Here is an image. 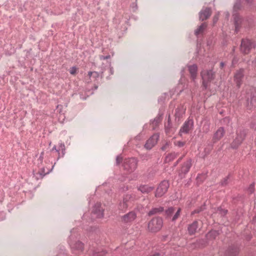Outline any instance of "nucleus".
Listing matches in <instances>:
<instances>
[{
	"label": "nucleus",
	"mask_w": 256,
	"mask_h": 256,
	"mask_svg": "<svg viewBox=\"0 0 256 256\" xmlns=\"http://www.w3.org/2000/svg\"><path fill=\"white\" fill-rule=\"evenodd\" d=\"M136 199V196L132 194H126L118 205V209L122 212H125L127 208L132 204V202Z\"/></svg>",
	"instance_id": "obj_1"
},
{
	"label": "nucleus",
	"mask_w": 256,
	"mask_h": 256,
	"mask_svg": "<svg viewBox=\"0 0 256 256\" xmlns=\"http://www.w3.org/2000/svg\"><path fill=\"white\" fill-rule=\"evenodd\" d=\"M163 226V220L160 217L153 218L148 224V228L151 232L159 231Z\"/></svg>",
	"instance_id": "obj_2"
},
{
	"label": "nucleus",
	"mask_w": 256,
	"mask_h": 256,
	"mask_svg": "<svg viewBox=\"0 0 256 256\" xmlns=\"http://www.w3.org/2000/svg\"><path fill=\"white\" fill-rule=\"evenodd\" d=\"M256 46V44L254 42L248 39L242 40L240 46V51L244 54H248Z\"/></svg>",
	"instance_id": "obj_3"
},
{
	"label": "nucleus",
	"mask_w": 256,
	"mask_h": 256,
	"mask_svg": "<svg viewBox=\"0 0 256 256\" xmlns=\"http://www.w3.org/2000/svg\"><path fill=\"white\" fill-rule=\"evenodd\" d=\"M122 166L124 170L128 172H131L135 170L137 163L136 161H116V165Z\"/></svg>",
	"instance_id": "obj_4"
},
{
	"label": "nucleus",
	"mask_w": 256,
	"mask_h": 256,
	"mask_svg": "<svg viewBox=\"0 0 256 256\" xmlns=\"http://www.w3.org/2000/svg\"><path fill=\"white\" fill-rule=\"evenodd\" d=\"M169 186L168 181L166 180L162 181L156 190L155 196L156 197L162 196L167 192Z\"/></svg>",
	"instance_id": "obj_5"
},
{
	"label": "nucleus",
	"mask_w": 256,
	"mask_h": 256,
	"mask_svg": "<svg viewBox=\"0 0 256 256\" xmlns=\"http://www.w3.org/2000/svg\"><path fill=\"white\" fill-rule=\"evenodd\" d=\"M246 107L250 110L256 108V92H252L250 94H248Z\"/></svg>",
	"instance_id": "obj_6"
},
{
	"label": "nucleus",
	"mask_w": 256,
	"mask_h": 256,
	"mask_svg": "<svg viewBox=\"0 0 256 256\" xmlns=\"http://www.w3.org/2000/svg\"><path fill=\"white\" fill-rule=\"evenodd\" d=\"M203 80V84L206 88L208 86V82L214 78V73L212 70H203L201 73Z\"/></svg>",
	"instance_id": "obj_7"
},
{
	"label": "nucleus",
	"mask_w": 256,
	"mask_h": 256,
	"mask_svg": "<svg viewBox=\"0 0 256 256\" xmlns=\"http://www.w3.org/2000/svg\"><path fill=\"white\" fill-rule=\"evenodd\" d=\"M159 135L158 134H153L146 142L144 147L147 150H150L154 147L158 142L159 138Z\"/></svg>",
	"instance_id": "obj_8"
},
{
	"label": "nucleus",
	"mask_w": 256,
	"mask_h": 256,
	"mask_svg": "<svg viewBox=\"0 0 256 256\" xmlns=\"http://www.w3.org/2000/svg\"><path fill=\"white\" fill-rule=\"evenodd\" d=\"M244 76V70L240 69L236 71L234 75V81L236 86L240 88L242 84V79Z\"/></svg>",
	"instance_id": "obj_9"
},
{
	"label": "nucleus",
	"mask_w": 256,
	"mask_h": 256,
	"mask_svg": "<svg viewBox=\"0 0 256 256\" xmlns=\"http://www.w3.org/2000/svg\"><path fill=\"white\" fill-rule=\"evenodd\" d=\"M103 212V209L101 208V204L97 202L93 208L92 214L96 218H101L104 216Z\"/></svg>",
	"instance_id": "obj_10"
},
{
	"label": "nucleus",
	"mask_w": 256,
	"mask_h": 256,
	"mask_svg": "<svg viewBox=\"0 0 256 256\" xmlns=\"http://www.w3.org/2000/svg\"><path fill=\"white\" fill-rule=\"evenodd\" d=\"M225 134V130L222 127L218 128L214 134L212 138V142L216 143L223 138Z\"/></svg>",
	"instance_id": "obj_11"
},
{
	"label": "nucleus",
	"mask_w": 256,
	"mask_h": 256,
	"mask_svg": "<svg viewBox=\"0 0 256 256\" xmlns=\"http://www.w3.org/2000/svg\"><path fill=\"white\" fill-rule=\"evenodd\" d=\"M244 138V134L242 132L238 133L236 136L231 144V146L236 148L242 142Z\"/></svg>",
	"instance_id": "obj_12"
},
{
	"label": "nucleus",
	"mask_w": 256,
	"mask_h": 256,
	"mask_svg": "<svg viewBox=\"0 0 256 256\" xmlns=\"http://www.w3.org/2000/svg\"><path fill=\"white\" fill-rule=\"evenodd\" d=\"M136 217V213L132 211L128 214L124 215L122 217V220L124 222H130L132 221H133Z\"/></svg>",
	"instance_id": "obj_13"
},
{
	"label": "nucleus",
	"mask_w": 256,
	"mask_h": 256,
	"mask_svg": "<svg viewBox=\"0 0 256 256\" xmlns=\"http://www.w3.org/2000/svg\"><path fill=\"white\" fill-rule=\"evenodd\" d=\"M192 125L193 122L192 120L186 122L180 130V134L182 136V133L186 134L190 130L192 129Z\"/></svg>",
	"instance_id": "obj_14"
},
{
	"label": "nucleus",
	"mask_w": 256,
	"mask_h": 256,
	"mask_svg": "<svg viewBox=\"0 0 256 256\" xmlns=\"http://www.w3.org/2000/svg\"><path fill=\"white\" fill-rule=\"evenodd\" d=\"M69 244L72 250L82 251L84 248V244L80 241L74 242L70 240H69Z\"/></svg>",
	"instance_id": "obj_15"
},
{
	"label": "nucleus",
	"mask_w": 256,
	"mask_h": 256,
	"mask_svg": "<svg viewBox=\"0 0 256 256\" xmlns=\"http://www.w3.org/2000/svg\"><path fill=\"white\" fill-rule=\"evenodd\" d=\"M238 252V248L234 246H230L226 252V256H236Z\"/></svg>",
	"instance_id": "obj_16"
},
{
	"label": "nucleus",
	"mask_w": 256,
	"mask_h": 256,
	"mask_svg": "<svg viewBox=\"0 0 256 256\" xmlns=\"http://www.w3.org/2000/svg\"><path fill=\"white\" fill-rule=\"evenodd\" d=\"M198 228V222L195 220L191 224H190L188 227V231L190 235H192L196 234Z\"/></svg>",
	"instance_id": "obj_17"
},
{
	"label": "nucleus",
	"mask_w": 256,
	"mask_h": 256,
	"mask_svg": "<svg viewBox=\"0 0 256 256\" xmlns=\"http://www.w3.org/2000/svg\"><path fill=\"white\" fill-rule=\"evenodd\" d=\"M191 166L192 164L190 162V161L184 162L182 166L180 174L182 176V174H184V175L185 174L188 173Z\"/></svg>",
	"instance_id": "obj_18"
},
{
	"label": "nucleus",
	"mask_w": 256,
	"mask_h": 256,
	"mask_svg": "<svg viewBox=\"0 0 256 256\" xmlns=\"http://www.w3.org/2000/svg\"><path fill=\"white\" fill-rule=\"evenodd\" d=\"M211 14V10L209 8H206L202 10L200 14V18L202 20L207 19Z\"/></svg>",
	"instance_id": "obj_19"
},
{
	"label": "nucleus",
	"mask_w": 256,
	"mask_h": 256,
	"mask_svg": "<svg viewBox=\"0 0 256 256\" xmlns=\"http://www.w3.org/2000/svg\"><path fill=\"white\" fill-rule=\"evenodd\" d=\"M154 187L148 185H141L138 188V190L140 191L142 194H148L154 190Z\"/></svg>",
	"instance_id": "obj_20"
},
{
	"label": "nucleus",
	"mask_w": 256,
	"mask_h": 256,
	"mask_svg": "<svg viewBox=\"0 0 256 256\" xmlns=\"http://www.w3.org/2000/svg\"><path fill=\"white\" fill-rule=\"evenodd\" d=\"M164 211V208L162 206H160L158 208H152L148 212V215L149 216H152V215H154L156 214H160Z\"/></svg>",
	"instance_id": "obj_21"
},
{
	"label": "nucleus",
	"mask_w": 256,
	"mask_h": 256,
	"mask_svg": "<svg viewBox=\"0 0 256 256\" xmlns=\"http://www.w3.org/2000/svg\"><path fill=\"white\" fill-rule=\"evenodd\" d=\"M197 66L196 65H192L188 66V70L192 78L194 80L196 76Z\"/></svg>",
	"instance_id": "obj_22"
},
{
	"label": "nucleus",
	"mask_w": 256,
	"mask_h": 256,
	"mask_svg": "<svg viewBox=\"0 0 256 256\" xmlns=\"http://www.w3.org/2000/svg\"><path fill=\"white\" fill-rule=\"evenodd\" d=\"M207 26V24L206 23L202 24L195 31L196 35L198 36L202 33L204 30Z\"/></svg>",
	"instance_id": "obj_23"
},
{
	"label": "nucleus",
	"mask_w": 256,
	"mask_h": 256,
	"mask_svg": "<svg viewBox=\"0 0 256 256\" xmlns=\"http://www.w3.org/2000/svg\"><path fill=\"white\" fill-rule=\"evenodd\" d=\"M175 210V208L174 207H170L165 211V215L167 218H170L172 216Z\"/></svg>",
	"instance_id": "obj_24"
},
{
	"label": "nucleus",
	"mask_w": 256,
	"mask_h": 256,
	"mask_svg": "<svg viewBox=\"0 0 256 256\" xmlns=\"http://www.w3.org/2000/svg\"><path fill=\"white\" fill-rule=\"evenodd\" d=\"M54 166H52V168L50 169L49 168H48L47 167H44L42 168V172L40 173L41 175L45 176L46 174H49L52 169L53 168Z\"/></svg>",
	"instance_id": "obj_25"
},
{
	"label": "nucleus",
	"mask_w": 256,
	"mask_h": 256,
	"mask_svg": "<svg viewBox=\"0 0 256 256\" xmlns=\"http://www.w3.org/2000/svg\"><path fill=\"white\" fill-rule=\"evenodd\" d=\"M61 150H58L56 151L55 152L57 153L58 154V159L62 158L64 154V144H61L60 146Z\"/></svg>",
	"instance_id": "obj_26"
},
{
	"label": "nucleus",
	"mask_w": 256,
	"mask_h": 256,
	"mask_svg": "<svg viewBox=\"0 0 256 256\" xmlns=\"http://www.w3.org/2000/svg\"><path fill=\"white\" fill-rule=\"evenodd\" d=\"M230 174L228 175V176L224 178V179L220 182V186H224L228 185L230 182Z\"/></svg>",
	"instance_id": "obj_27"
},
{
	"label": "nucleus",
	"mask_w": 256,
	"mask_h": 256,
	"mask_svg": "<svg viewBox=\"0 0 256 256\" xmlns=\"http://www.w3.org/2000/svg\"><path fill=\"white\" fill-rule=\"evenodd\" d=\"M218 235V233L216 230H212L210 232L206 235L208 238H215Z\"/></svg>",
	"instance_id": "obj_28"
},
{
	"label": "nucleus",
	"mask_w": 256,
	"mask_h": 256,
	"mask_svg": "<svg viewBox=\"0 0 256 256\" xmlns=\"http://www.w3.org/2000/svg\"><path fill=\"white\" fill-rule=\"evenodd\" d=\"M180 212H181V209L180 208H178V210H176V212H175V214L172 216V221L175 222L178 218L180 216Z\"/></svg>",
	"instance_id": "obj_29"
},
{
	"label": "nucleus",
	"mask_w": 256,
	"mask_h": 256,
	"mask_svg": "<svg viewBox=\"0 0 256 256\" xmlns=\"http://www.w3.org/2000/svg\"><path fill=\"white\" fill-rule=\"evenodd\" d=\"M205 205L204 204L200 206V208H198L194 210L192 212V214H198L200 212H201L203 211L204 210H205Z\"/></svg>",
	"instance_id": "obj_30"
},
{
	"label": "nucleus",
	"mask_w": 256,
	"mask_h": 256,
	"mask_svg": "<svg viewBox=\"0 0 256 256\" xmlns=\"http://www.w3.org/2000/svg\"><path fill=\"white\" fill-rule=\"evenodd\" d=\"M206 178V176L205 174H198L197 176L196 179H197L198 181L202 182Z\"/></svg>",
	"instance_id": "obj_31"
},
{
	"label": "nucleus",
	"mask_w": 256,
	"mask_h": 256,
	"mask_svg": "<svg viewBox=\"0 0 256 256\" xmlns=\"http://www.w3.org/2000/svg\"><path fill=\"white\" fill-rule=\"evenodd\" d=\"M254 184L253 183V184H252L248 188V191L250 194H251L254 192Z\"/></svg>",
	"instance_id": "obj_32"
},
{
	"label": "nucleus",
	"mask_w": 256,
	"mask_h": 256,
	"mask_svg": "<svg viewBox=\"0 0 256 256\" xmlns=\"http://www.w3.org/2000/svg\"><path fill=\"white\" fill-rule=\"evenodd\" d=\"M77 68L76 67H72L70 70V72L72 74H75L77 72Z\"/></svg>",
	"instance_id": "obj_33"
},
{
	"label": "nucleus",
	"mask_w": 256,
	"mask_h": 256,
	"mask_svg": "<svg viewBox=\"0 0 256 256\" xmlns=\"http://www.w3.org/2000/svg\"><path fill=\"white\" fill-rule=\"evenodd\" d=\"M184 144L185 142H183L178 141L175 142V144L179 147L183 146L184 145Z\"/></svg>",
	"instance_id": "obj_34"
},
{
	"label": "nucleus",
	"mask_w": 256,
	"mask_h": 256,
	"mask_svg": "<svg viewBox=\"0 0 256 256\" xmlns=\"http://www.w3.org/2000/svg\"><path fill=\"white\" fill-rule=\"evenodd\" d=\"M6 218V214L4 212H0V221Z\"/></svg>",
	"instance_id": "obj_35"
},
{
	"label": "nucleus",
	"mask_w": 256,
	"mask_h": 256,
	"mask_svg": "<svg viewBox=\"0 0 256 256\" xmlns=\"http://www.w3.org/2000/svg\"><path fill=\"white\" fill-rule=\"evenodd\" d=\"M104 252H94L93 254V256H103L104 254Z\"/></svg>",
	"instance_id": "obj_36"
},
{
	"label": "nucleus",
	"mask_w": 256,
	"mask_h": 256,
	"mask_svg": "<svg viewBox=\"0 0 256 256\" xmlns=\"http://www.w3.org/2000/svg\"><path fill=\"white\" fill-rule=\"evenodd\" d=\"M169 146H170V142H166V144H164V146H163L162 147V150H166L168 147H169Z\"/></svg>",
	"instance_id": "obj_37"
},
{
	"label": "nucleus",
	"mask_w": 256,
	"mask_h": 256,
	"mask_svg": "<svg viewBox=\"0 0 256 256\" xmlns=\"http://www.w3.org/2000/svg\"><path fill=\"white\" fill-rule=\"evenodd\" d=\"M218 15H216L214 16V18H213V22H214V23L215 24L216 22L218 21Z\"/></svg>",
	"instance_id": "obj_38"
},
{
	"label": "nucleus",
	"mask_w": 256,
	"mask_h": 256,
	"mask_svg": "<svg viewBox=\"0 0 256 256\" xmlns=\"http://www.w3.org/2000/svg\"><path fill=\"white\" fill-rule=\"evenodd\" d=\"M92 74H95L96 75L98 74L97 72H89L88 73V75L90 77Z\"/></svg>",
	"instance_id": "obj_39"
},
{
	"label": "nucleus",
	"mask_w": 256,
	"mask_h": 256,
	"mask_svg": "<svg viewBox=\"0 0 256 256\" xmlns=\"http://www.w3.org/2000/svg\"><path fill=\"white\" fill-rule=\"evenodd\" d=\"M252 221V222H256V214L254 216Z\"/></svg>",
	"instance_id": "obj_40"
},
{
	"label": "nucleus",
	"mask_w": 256,
	"mask_h": 256,
	"mask_svg": "<svg viewBox=\"0 0 256 256\" xmlns=\"http://www.w3.org/2000/svg\"><path fill=\"white\" fill-rule=\"evenodd\" d=\"M75 231H76V230H75L74 228H73L72 230H70L71 234H72V233H74V232H75ZM72 236V235H71V236Z\"/></svg>",
	"instance_id": "obj_41"
},
{
	"label": "nucleus",
	"mask_w": 256,
	"mask_h": 256,
	"mask_svg": "<svg viewBox=\"0 0 256 256\" xmlns=\"http://www.w3.org/2000/svg\"><path fill=\"white\" fill-rule=\"evenodd\" d=\"M220 66H221V68H222V67L224 66V62H221V63H220Z\"/></svg>",
	"instance_id": "obj_42"
},
{
	"label": "nucleus",
	"mask_w": 256,
	"mask_h": 256,
	"mask_svg": "<svg viewBox=\"0 0 256 256\" xmlns=\"http://www.w3.org/2000/svg\"><path fill=\"white\" fill-rule=\"evenodd\" d=\"M236 8H237V6H236V4H235V5L234 6V9H236Z\"/></svg>",
	"instance_id": "obj_43"
},
{
	"label": "nucleus",
	"mask_w": 256,
	"mask_h": 256,
	"mask_svg": "<svg viewBox=\"0 0 256 256\" xmlns=\"http://www.w3.org/2000/svg\"><path fill=\"white\" fill-rule=\"evenodd\" d=\"M120 160L118 158H117L116 160Z\"/></svg>",
	"instance_id": "obj_44"
}]
</instances>
